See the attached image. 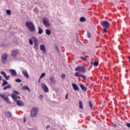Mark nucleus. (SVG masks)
<instances>
[{
	"label": "nucleus",
	"instance_id": "473e14b6",
	"mask_svg": "<svg viewBox=\"0 0 130 130\" xmlns=\"http://www.w3.org/2000/svg\"><path fill=\"white\" fill-rule=\"evenodd\" d=\"M80 77H81V78H82L84 79V80H87V77H86V76H85V75H84L81 74Z\"/></svg>",
	"mask_w": 130,
	"mask_h": 130
},
{
	"label": "nucleus",
	"instance_id": "37998d69",
	"mask_svg": "<svg viewBox=\"0 0 130 130\" xmlns=\"http://www.w3.org/2000/svg\"><path fill=\"white\" fill-rule=\"evenodd\" d=\"M15 93H16V94H17L18 95L20 94V93H19L18 91H15Z\"/></svg>",
	"mask_w": 130,
	"mask_h": 130
},
{
	"label": "nucleus",
	"instance_id": "e433bc0d",
	"mask_svg": "<svg viewBox=\"0 0 130 130\" xmlns=\"http://www.w3.org/2000/svg\"><path fill=\"white\" fill-rule=\"evenodd\" d=\"M87 35H88V38H90L91 37V34L89 31L87 32Z\"/></svg>",
	"mask_w": 130,
	"mask_h": 130
},
{
	"label": "nucleus",
	"instance_id": "39448f33",
	"mask_svg": "<svg viewBox=\"0 0 130 130\" xmlns=\"http://www.w3.org/2000/svg\"><path fill=\"white\" fill-rule=\"evenodd\" d=\"M0 97H1V98H3V100L7 102V103H8V104H10L11 103V101H10L9 98L6 96V95L2 94L1 93H0Z\"/></svg>",
	"mask_w": 130,
	"mask_h": 130
},
{
	"label": "nucleus",
	"instance_id": "dca6fc26",
	"mask_svg": "<svg viewBox=\"0 0 130 130\" xmlns=\"http://www.w3.org/2000/svg\"><path fill=\"white\" fill-rule=\"evenodd\" d=\"M10 72L12 74V76L13 77H15L16 76H17V72H16V71H15L13 69H11L10 70Z\"/></svg>",
	"mask_w": 130,
	"mask_h": 130
},
{
	"label": "nucleus",
	"instance_id": "6e6552de",
	"mask_svg": "<svg viewBox=\"0 0 130 130\" xmlns=\"http://www.w3.org/2000/svg\"><path fill=\"white\" fill-rule=\"evenodd\" d=\"M41 88L43 89L44 92H46V93H48V92H49V89H48V87L45 84H42L41 85Z\"/></svg>",
	"mask_w": 130,
	"mask_h": 130
},
{
	"label": "nucleus",
	"instance_id": "ea45409f",
	"mask_svg": "<svg viewBox=\"0 0 130 130\" xmlns=\"http://www.w3.org/2000/svg\"><path fill=\"white\" fill-rule=\"evenodd\" d=\"M81 59H82V60H84V61H86V58H85L83 57H81Z\"/></svg>",
	"mask_w": 130,
	"mask_h": 130
},
{
	"label": "nucleus",
	"instance_id": "a18cd8bd",
	"mask_svg": "<svg viewBox=\"0 0 130 130\" xmlns=\"http://www.w3.org/2000/svg\"><path fill=\"white\" fill-rule=\"evenodd\" d=\"M40 96L41 97V98H43V95H42V94H41Z\"/></svg>",
	"mask_w": 130,
	"mask_h": 130
},
{
	"label": "nucleus",
	"instance_id": "cd10ccee",
	"mask_svg": "<svg viewBox=\"0 0 130 130\" xmlns=\"http://www.w3.org/2000/svg\"><path fill=\"white\" fill-rule=\"evenodd\" d=\"M80 22H85V21H86V18H85V17H81L80 18Z\"/></svg>",
	"mask_w": 130,
	"mask_h": 130
},
{
	"label": "nucleus",
	"instance_id": "4468645a",
	"mask_svg": "<svg viewBox=\"0 0 130 130\" xmlns=\"http://www.w3.org/2000/svg\"><path fill=\"white\" fill-rule=\"evenodd\" d=\"M12 97L13 98V99L14 100H15V101H16V102H17V101H18V99H20V96H19L18 95H17V94H12Z\"/></svg>",
	"mask_w": 130,
	"mask_h": 130
},
{
	"label": "nucleus",
	"instance_id": "aec40b11",
	"mask_svg": "<svg viewBox=\"0 0 130 130\" xmlns=\"http://www.w3.org/2000/svg\"><path fill=\"white\" fill-rule=\"evenodd\" d=\"M79 109H83L84 108V107L83 106V102L82 101H79Z\"/></svg>",
	"mask_w": 130,
	"mask_h": 130
},
{
	"label": "nucleus",
	"instance_id": "423d86ee",
	"mask_svg": "<svg viewBox=\"0 0 130 130\" xmlns=\"http://www.w3.org/2000/svg\"><path fill=\"white\" fill-rule=\"evenodd\" d=\"M8 59V55L7 53H4L2 54L1 61L2 63H6L7 62V59Z\"/></svg>",
	"mask_w": 130,
	"mask_h": 130
},
{
	"label": "nucleus",
	"instance_id": "72a5a7b5",
	"mask_svg": "<svg viewBox=\"0 0 130 130\" xmlns=\"http://www.w3.org/2000/svg\"><path fill=\"white\" fill-rule=\"evenodd\" d=\"M15 82H16L17 83H21V82H22V80H21V79H16Z\"/></svg>",
	"mask_w": 130,
	"mask_h": 130
},
{
	"label": "nucleus",
	"instance_id": "393cba45",
	"mask_svg": "<svg viewBox=\"0 0 130 130\" xmlns=\"http://www.w3.org/2000/svg\"><path fill=\"white\" fill-rule=\"evenodd\" d=\"M46 34L47 35H51V31H50V30H49V29H46Z\"/></svg>",
	"mask_w": 130,
	"mask_h": 130
},
{
	"label": "nucleus",
	"instance_id": "f3484780",
	"mask_svg": "<svg viewBox=\"0 0 130 130\" xmlns=\"http://www.w3.org/2000/svg\"><path fill=\"white\" fill-rule=\"evenodd\" d=\"M72 87H73L74 91H79V87H78L77 84H76L75 83L72 84Z\"/></svg>",
	"mask_w": 130,
	"mask_h": 130
},
{
	"label": "nucleus",
	"instance_id": "412c9836",
	"mask_svg": "<svg viewBox=\"0 0 130 130\" xmlns=\"http://www.w3.org/2000/svg\"><path fill=\"white\" fill-rule=\"evenodd\" d=\"M50 81L53 84H55V79H54V77H50Z\"/></svg>",
	"mask_w": 130,
	"mask_h": 130
},
{
	"label": "nucleus",
	"instance_id": "5701e85b",
	"mask_svg": "<svg viewBox=\"0 0 130 130\" xmlns=\"http://www.w3.org/2000/svg\"><path fill=\"white\" fill-rule=\"evenodd\" d=\"M42 33H43V30L42 29V28H41V27H38V34H42Z\"/></svg>",
	"mask_w": 130,
	"mask_h": 130
},
{
	"label": "nucleus",
	"instance_id": "2f4dec72",
	"mask_svg": "<svg viewBox=\"0 0 130 130\" xmlns=\"http://www.w3.org/2000/svg\"><path fill=\"white\" fill-rule=\"evenodd\" d=\"M99 64V62H98V61H95L93 63V66L94 67H98V65Z\"/></svg>",
	"mask_w": 130,
	"mask_h": 130
},
{
	"label": "nucleus",
	"instance_id": "9b49d317",
	"mask_svg": "<svg viewBox=\"0 0 130 130\" xmlns=\"http://www.w3.org/2000/svg\"><path fill=\"white\" fill-rule=\"evenodd\" d=\"M1 74L3 76L5 80H7V81H8L9 79H10V76H7V74L4 71H2Z\"/></svg>",
	"mask_w": 130,
	"mask_h": 130
},
{
	"label": "nucleus",
	"instance_id": "a878e982",
	"mask_svg": "<svg viewBox=\"0 0 130 130\" xmlns=\"http://www.w3.org/2000/svg\"><path fill=\"white\" fill-rule=\"evenodd\" d=\"M22 89H23V90H27L28 91H30V90L29 88V87L27 86H26V85L24 86L23 87Z\"/></svg>",
	"mask_w": 130,
	"mask_h": 130
},
{
	"label": "nucleus",
	"instance_id": "f257e3e1",
	"mask_svg": "<svg viewBox=\"0 0 130 130\" xmlns=\"http://www.w3.org/2000/svg\"><path fill=\"white\" fill-rule=\"evenodd\" d=\"M33 41L34 43V47L36 50H38L39 48L38 47V41L35 37H32L31 39H29V43L30 45H33Z\"/></svg>",
	"mask_w": 130,
	"mask_h": 130
},
{
	"label": "nucleus",
	"instance_id": "bb28decb",
	"mask_svg": "<svg viewBox=\"0 0 130 130\" xmlns=\"http://www.w3.org/2000/svg\"><path fill=\"white\" fill-rule=\"evenodd\" d=\"M43 77H45V73H43L41 74V75L40 77L39 80V83L40 82V80L42 78H43Z\"/></svg>",
	"mask_w": 130,
	"mask_h": 130
},
{
	"label": "nucleus",
	"instance_id": "49530a36",
	"mask_svg": "<svg viewBox=\"0 0 130 130\" xmlns=\"http://www.w3.org/2000/svg\"><path fill=\"white\" fill-rule=\"evenodd\" d=\"M82 54H85V52H82Z\"/></svg>",
	"mask_w": 130,
	"mask_h": 130
},
{
	"label": "nucleus",
	"instance_id": "0eeeda50",
	"mask_svg": "<svg viewBox=\"0 0 130 130\" xmlns=\"http://www.w3.org/2000/svg\"><path fill=\"white\" fill-rule=\"evenodd\" d=\"M75 71L76 72H79L80 73H86V70L85 69V68L84 67H77L75 69Z\"/></svg>",
	"mask_w": 130,
	"mask_h": 130
},
{
	"label": "nucleus",
	"instance_id": "c03bdc74",
	"mask_svg": "<svg viewBox=\"0 0 130 130\" xmlns=\"http://www.w3.org/2000/svg\"><path fill=\"white\" fill-rule=\"evenodd\" d=\"M2 76H0V81H2Z\"/></svg>",
	"mask_w": 130,
	"mask_h": 130
},
{
	"label": "nucleus",
	"instance_id": "f704fd0d",
	"mask_svg": "<svg viewBox=\"0 0 130 130\" xmlns=\"http://www.w3.org/2000/svg\"><path fill=\"white\" fill-rule=\"evenodd\" d=\"M61 78L62 79V80H63V79H64V78H66V74H62L61 75Z\"/></svg>",
	"mask_w": 130,
	"mask_h": 130
},
{
	"label": "nucleus",
	"instance_id": "f03ea898",
	"mask_svg": "<svg viewBox=\"0 0 130 130\" xmlns=\"http://www.w3.org/2000/svg\"><path fill=\"white\" fill-rule=\"evenodd\" d=\"M101 25L104 29V32L106 33V32H107V29H108L109 28V26H110V23L108 21H101Z\"/></svg>",
	"mask_w": 130,
	"mask_h": 130
},
{
	"label": "nucleus",
	"instance_id": "2eb2a0df",
	"mask_svg": "<svg viewBox=\"0 0 130 130\" xmlns=\"http://www.w3.org/2000/svg\"><path fill=\"white\" fill-rule=\"evenodd\" d=\"M43 24L44 25V26H45V27H48L50 26L49 22H48V21H46L45 19L43 20Z\"/></svg>",
	"mask_w": 130,
	"mask_h": 130
},
{
	"label": "nucleus",
	"instance_id": "c85d7f7f",
	"mask_svg": "<svg viewBox=\"0 0 130 130\" xmlns=\"http://www.w3.org/2000/svg\"><path fill=\"white\" fill-rule=\"evenodd\" d=\"M75 77H81V74H80V73L79 72H76L75 73Z\"/></svg>",
	"mask_w": 130,
	"mask_h": 130
},
{
	"label": "nucleus",
	"instance_id": "f8f14e48",
	"mask_svg": "<svg viewBox=\"0 0 130 130\" xmlns=\"http://www.w3.org/2000/svg\"><path fill=\"white\" fill-rule=\"evenodd\" d=\"M16 104L18 106H19L20 107L22 106H24V103L23 102V101H20V100L16 101Z\"/></svg>",
	"mask_w": 130,
	"mask_h": 130
},
{
	"label": "nucleus",
	"instance_id": "79ce46f5",
	"mask_svg": "<svg viewBox=\"0 0 130 130\" xmlns=\"http://www.w3.org/2000/svg\"><path fill=\"white\" fill-rule=\"evenodd\" d=\"M50 127V126H49V125H47V126H46L47 129L48 128H49Z\"/></svg>",
	"mask_w": 130,
	"mask_h": 130
},
{
	"label": "nucleus",
	"instance_id": "c9c22d12",
	"mask_svg": "<svg viewBox=\"0 0 130 130\" xmlns=\"http://www.w3.org/2000/svg\"><path fill=\"white\" fill-rule=\"evenodd\" d=\"M68 97H69V93H67L66 94V96H65V98H66V100H68Z\"/></svg>",
	"mask_w": 130,
	"mask_h": 130
},
{
	"label": "nucleus",
	"instance_id": "20e7f679",
	"mask_svg": "<svg viewBox=\"0 0 130 130\" xmlns=\"http://www.w3.org/2000/svg\"><path fill=\"white\" fill-rule=\"evenodd\" d=\"M38 112V109L37 108L34 107L31 109L30 115L31 117H35L37 115V112Z\"/></svg>",
	"mask_w": 130,
	"mask_h": 130
},
{
	"label": "nucleus",
	"instance_id": "9d476101",
	"mask_svg": "<svg viewBox=\"0 0 130 130\" xmlns=\"http://www.w3.org/2000/svg\"><path fill=\"white\" fill-rule=\"evenodd\" d=\"M22 73L23 76L26 78V79H29V75L28 74V72H27V70L23 69L22 70Z\"/></svg>",
	"mask_w": 130,
	"mask_h": 130
},
{
	"label": "nucleus",
	"instance_id": "1a4fd4ad",
	"mask_svg": "<svg viewBox=\"0 0 130 130\" xmlns=\"http://www.w3.org/2000/svg\"><path fill=\"white\" fill-rule=\"evenodd\" d=\"M18 54L19 51L18 50H14L11 52V55L14 57V58L16 57V56H17V55H18Z\"/></svg>",
	"mask_w": 130,
	"mask_h": 130
},
{
	"label": "nucleus",
	"instance_id": "4c0bfd02",
	"mask_svg": "<svg viewBox=\"0 0 130 130\" xmlns=\"http://www.w3.org/2000/svg\"><path fill=\"white\" fill-rule=\"evenodd\" d=\"M126 125L127 127H129L130 128V123H127L126 124Z\"/></svg>",
	"mask_w": 130,
	"mask_h": 130
},
{
	"label": "nucleus",
	"instance_id": "a19ab883",
	"mask_svg": "<svg viewBox=\"0 0 130 130\" xmlns=\"http://www.w3.org/2000/svg\"><path fill=\"white\" fill-rule=\"evenodd\" d=\"M23 122H26V117L23 118Z\"/></svg>",
	"mask_w": 130,
	"mask_h": 130
},
{
	"label": "nucleus",
	"instance_id": "58836bf2",
	"mask_svg": "<svg viewBox=\"0 0 130 130\" xmlns=\"http://www.w3.org/2000/svg\"><path fill=\"white\" fill-rule=\"evenodd\" d=\"M81 59H82V60H84V61H86V58H85L83 57H81Z\"/></svg>",
	"mask_w": 130,
	"mask_h": 130
},
{
	"label": "nucleus",
	"instance_id": "4be33fe9",
	"mask_svg": "<svg viewBox=\"0 0 130 130\" xmlns=\"http://www.w3.org/2000/svg\"><path fill=\"white\" fill-rule=\"evenodd\" d=\"M11 88H12V85H11V84H8L7 86H4L3 89L7 90V89H11Z\"/></svg>",
	"mask_w": 130,
	"mask_h": 130
},
{
	"label": "nucleus",
	"instance_id": "7ed1b4c3",
	"mask_svg": "<svg viewBox=\"0 0 130 130\" xmlns=\"http://www.w3.org/2000/svg\"><path fill=\"white\" fill-rule=\"evenodd\" d=\"M26 26L28 28V30L30 31V32H34L35 31V26L34 24L31 22L26 21L25 22Z\"/></svg>",
	"mask_w": 130,
	"mask_h": 130
},
{
	"label": "nucleus",
	"instance_id": "b1692460",
	"mask_svg": "<svg viewBox=\"0 0 130 130\" xmlns=\"http://www.w3.org/2000/svg\"><path fill=\"white\" fill-rule=\"evenodd\" d=\"M5 114H6V117H8V118H10V117H11L12 116V113L10 112H6Z\"/></svg>",
	"mask_w": 130,
	"mask_h": 130
},
{
	"label": "nucleus",
	"instance_id": "7c9ffc66",
	"mask_svg": "<svg viewBox=\"0 0 130 130\" xmlns=\"http://www.w3.org/2000/svg\"><path fill=\"white\" fill-rule=\"evenodd\" d=\"M88 105L90 108H93V106L92 105V103L91 102V101L88 102Z\"/></svg>",
	"mask_w": 130,
	"mask_h": 130
},
{
	"label": "nucleus",
	"instance_id": "ddd939ff",
	"mask_svg": "<svg viewBox=\"0 0 130 130\" xmlns=\"http://www.w3.org/2000/svg\"><path fill=\"white\" fill-rule=\"evenodd\" d=\"M40 49L41 51H43V53H46V50H45V46L44 45H41L40 46Z\"/></svg>",
	"mask_w": 130,
	"mask_h": 130
},
{
	"label": "nucleus",
	"instance_id": "a211bd4d",
	"mask_svg": "<svg viewBox=\"0 0 130 130\" xmlns=\"http://www.w3.org/2000/svg\"><path fill=\"white\" fill-rule=\"evenodd\" d=\"M3 83L2 85V87H4L5 86H6V85H8V84H9V82H8V81H7V80H5V79H3Z\"/></svg>",
	"mask_w": 130,
	"mask_h": 130
},
{
	"label": "nucleus",
	"instance_id": "6ab92c4d",
	"mask_svg": "<svg viewBox=\"0 0 130 130\" xmlns=\"http://www.w3.org/2000/svg\"><path fill=\"white\" fill-rule=\"evenodd\" d=\"M79 86L81 88V89H82V91H87V88L85 87L83 84H80Z\"/></svg>",
	"mask_w": 130,
	"mask_h": 130
},
{
	"label": "nucleus",
	"instance_id": "c756f323",
	"mask_svg": "<svg viewBox=\"0 0 130 130\" xmlns=\"http://www.w3.org/2000/svg\"><path fill=\"white\" fill-rule=\"evenodd\" d=\"M6 13H7L8 15H11V14H12V12H11V10H6Z\"/></svg>",
	"mask_w": 130,
	"mask_h": 130
}]
</instances>
